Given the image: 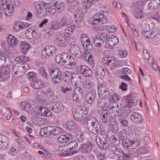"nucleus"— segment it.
I'll return each mask as SVG.
<instances>
[{
    "mask_svg": "<svg viewBox=\"0 0 160 160\" xmlns=\"http://www.w3.org/2000/svg\"><path fill=\"white\" fill-rule=\"evenodd\" d=\"M125 133L130 136H132L133 135V131L132 130L131 126H129L125 130Z\"/></svg>",
    "mask_w": 160,
    "mask_h": 160,
    "instance_id": "61",
    "label": "nucleus"
},
{
    "mask_svg": "<svg viewBox=\"0 0 160 160\" xmlns=\"http://www.w3.org/2000/svg\"><path fill=\"white\" fill-rule=\"evenodd\" d=\"M82 57L90 64H92L93 62V58L91 54L88 50H85L82 55Z\"/></svg>",
    "mask_w": 160,
    "mask_h": 160,
    "instance_id": "27",
    "label": "nucleus"
},
{
    "mask_svg": "<svg viewBox=\"0 0 160 160\" xmlns=\"http://www.w3.org/2000/svg\"><path fill=\"white\" fill-rule=\"evenodd\" d=\"M67 145H68V148L69 150H74L78 147V144L75 141H72L68 143Z\"/></svg>",
    "mask_w": 160,
    "mask_h": 160,
    "instance_id": "52",
    "label": "nucleus"
},
{
    "mask_svg": "<svg viewBox=\"0 0 160 160\" xmlns=\"http://www.w3.org/2000/svg\"><path fill=\"white\" fill-rule=\"evenodd\" d=\"M71 24V22L66 16H63L60 20V25L62 27H65Z\"/></svg>",
    "mask_w": 160,
    "mask_h": 160,
    "instance_id": "25",
    "label": "nucleus"
},
{
    "mask_svg": "<svg viewBox=\"0 0 160 160\" xmlns=\"http://www.w3.org/2000/svg\"><path fill=\"white\" fill-rule=\"evenodd\" d=\"M67 35L63 34H58L56 36V42L58 45L61 47L67 46Z\"/></svg>",
    "mask_w": 160,
    "mask_h": 160,
    "instance_id": "8",
    "label": "nucleus"
},
{
    "mask_svg": "<svg viewBox=\"0 0 160 160\" xmlns=\"http://www.w3.org/2000/svg\"><path fill=\"white\" fill-rule=\"evenodd\" d=\"M13 28L16 31L18 30L19 29H21L26 28L25 25H24L23 24H21L20 22H15Z\"/></svg>",
    "mask_w": 160,
    "mask_h": 160,
    "instance_id": "47",
    "label": "nucleus"
},
{
    "mask_svg": "<svg viewBox=\"0 0 160 160\" xmlns=\"http://www.w3.org/2000/svg\"><path fill=\"white\" fill-rule=\"evenodd\" d=\"M82 79L79 74H73L72 79V82L73 84H75L76 86L82 82Z\"/></svg>",
    "mask_w": 160,
    "mask_h": 160,
    "instance_id": "29",
    "label": "nucleus"
},
{
    "mask_svg": "<svg viewBox=\"0 0 160 160\" xmlns=\"http://www.w3.org/2000/svg\"><path fill=\"white\" fill-rule=\"evenodd\" d=\"M51 4L52 5L49 6L48 10L50 13L53 14L55 13L57 9L58 2L57 1H52L51 2Z\"/></svg>",
    "mask_w": 160,
    "mask_h": 160,
    "instance_id": "32",
    "label": "nucleus"
},
{
    "mask_svg": "<svg viewBox=\"0 0 160 160\" xmlns=\"http://www.w3.org/2000/svg\"><path fill=\"white\" fill-rule=\"evenodd\" d=\"M65 67L70 68H72L75 65V63L73 58L72 57H71L68 60L62 64Z\"/></svg>",
    "mask_w": 160,
    "mask_h": 160,
    "instance_id": "26",
    "label": "nucleus"
},
{
    "mask_svg": "<svg viewBox=\"0 0 160 160\" xmlns=\"http://www.w3.org/2000/svg\"><path fill=\"white\" fill-rule=\"evenodd\" d=\"M110 127L112 132L116 133L118 130V126L115 121L111 122L110 124Z\"/></svg>",
    "mask_w": 160,
    "mask_h": 160,
    "instance_id": "44",
    "label": "nucleus"
},
{
    "mask_svg": "<svg viewBox=\"0 0 160 160\" xmlns=\"http://www.w3.org/2000/svg\"><path fill=\"white\" fill-rule=\"evenodd\" d=\"M50 28L55 30H57L60 28V25L58 22L55 20L51 21L50 23Z\"/></svg>",
    "mask_w": 160,
    "mask_h": 160,
    "instance_id": "39",
    "label": "nucleus"
},
{
    "mask_svg": "<svg viewBox=\"0 0 160 160\" xmlns=\"http://www.w3.org/2000/svg\"><path fill=\"white\" fill-rule=\"evenodd\" d=\"M47 107L54 112H58L64 108L62 103L60 102H51L47 104Z\"/></svg>",
    "mask_w": 160,
    "mask_h": 160,
    "instance_id": "4",
    "label": "nucleus"
},
{
    "mask_svg": "<svg viewBox=\"0 0 160 160\" xmlns=\"http://www.w3.org/2000/svg\"><path fill=\"white\" fill-rule=\"evenodd\" d=\"M62 149L63 150L66 152H67L68 153H65V156H67V155L69 156L71 155H72L74 153H75L77 152V151H73L72 152H69L68 150H69L68 149V145H67L66 146H64L62 147Z\"/></svg>",
    "mask_w": 160,
    "mask_h": 160,
    "instance_id": "57",
    "label": "nucleus"
},
{
    "mask_svg": "<svg viewBox=\"0 0 160 160\" xmlns=\"http://www.w3.org/2000/svg\"><path fill=\"white\" fill-rule=\"evenodd\" d=\"M93 83L92 81L89 79H87L83 82V86L86 89H91L92 88Z\"/></svg>",
    "mask_w": 160,
    "mask_h": 160,
    "instance_id": "38",
    "label": "nucleus"
},
{
    "mask_svg": "<svg viewBox=\"0 0 160 160\" xmlns=\"http://www.w3.org/2000/svg\"><path fill=\"white\" fill-rule=\"evenodd\" d=\"M142 34L144 37L148 39L152 38L155 36V33L151 31H143L142 32Z\"/></svg>",
    "mask_w": 160,
    "mask_h": 160,
    "instance_id": "36",
    "label": "nucleus"
},
{
    "mask_svg": "<svg viewBox=\"0 0 160 160\" xmlns=\"http://www.w3.org/2000/svg\"><path fill=\"white\" fill-rule=\"evenodd\" d=\"M71 57L68 53L64 52L57 55L55 58V60L57 63L61 64L68 60Z\"/></svg>",
    "mask_w": 160,
    "mask_h": 160,
    "instance_id": "12",
    "label": "nucleus"
},
{
    "mask_svg": "<svg viewBox=\"0 0 160 160\" xmlns=\"http://www.w3.org/2000/svg\"><path fill=\"white\" fill-rule=\"evenodd\" d=\"M49 73L51 77H53L60 70L58 68H49L48 69Z\"/></svg>",
    "mask_w": 160,
    "mask_h": 160,
    "instance_id": "43",
    "label": "nucleus"
},
{
    "mask_svg": "<svg viewBox=\"0 0 160 160\" xmlns=\"http://www.w3.org/2000/svg\"><path fill=\"white\" fill-rule=\"evenodd\" d=\"M66 128L68 130H74L77 129L78 125L72 120L68 121L66 124Z\"/></svg>",
    "mask_w": 160,
    "mask_h": 160,
    "instance_id": "35",
    "label": "nucleus"
},
{
    "mask_svg": "<svg viewBox=\"0 0 160 160\" xmlns=\"http://www.w3.org/2000/svg\"><path fill=\"white\" fill-rule=\"evenodd\" d=\"M78 70L80 73L85 77H89L92 75V70L88 67L85 66H80L78 67Z\"/></svg>",
    "mask_w": 160,
    "mask_h": 160,
    "instance_id": "13",
    "label": "nucleus"
},
{
    "mask_svg": "<svg viewBox=\"0 0 160 160\" xmlns=\"http://www.w3.org/2000/svg\"><path fill=\"white\" fill-rule=\"evenodd\" d=\"M28 76V79L32 82L38 79L36 74L33 72H30L29 73Z\"/></svg>",
    "mask_w": 160,
    "mask_h": 160,
    "instance_id": "56",
    "label": "nucleus"
},
{
    "mask_svg": "<svg viewBox=\"0 0 160 160\" xmlns=\"http://www.w3.org/2000/svg\"><path fill=\"white\" fill-rule=\"evenodd\" d=\"M112 37H108L106 41V44L109 46H113L118 43L119 42L118 38L116 36H112Z\"/></svg>",
    "mask_w": 160,
    "mask_h": 160,
    "instance_id": "21",
    "label": "nucleus"
},
{
    "mask_svg": "<svg viewBox=\"0 0 160 160\" xmlns=\"http://www.w3.org/2000/svg\"><path fill=\"white\" fill-rule=\"evenodd\" d=\"M21 48H24L26 50H29L30 48V46L27 42L24 41L20 43Z\"/></svg>",
    "mask_w": 160,
    "mask_h": 160,
    "instance_id": "63",
    "label": "nucleus"
},
{
    "mask_svg": "<svg viewBox=\"0 0 160 160\" xmlns=\"http://www.w3.org/2000/svg\"><path fill=\"white\" fill-rule=\"evenodd\" d=\"M72 139V136L70 133H67L65 135H62L59 137L58 141L61 143L67 142L71 141Z\"/></svg>",
    "mask_w": 160,
    "mask_h": 160,
    "instance_id": "17",
    "label": "nucleus"
},
{
    "mask_svg": "<svg viewBox=\"0 0 160 160\" xmlns=\"http://www.w3.org/2000/svg\"><path fill=\"white\" fill-rule=\"evenodd\" d=\"M44 133L47 136H53L61 133L62 132L61 128L55 126H48L44 128Z\"/></svg>",
    "mask_w": 160,
    "mask_h": 160,
    "instance_id": "3",
    "label": "nucleus"
},
{
    "mask_svg": "<svg viewBox=\"0 0 160 160\" xmlns=\"http://www.w3.org/2000/svg\"><path fill=\"white\" fill-rule=\"evenodd\" d=\"M121 154L118 156V160H130L131 158L130 154L129 153H125L122 151Z\"/></svg>",
    "mask_w": 160,
    "mask_h": 160,
    "instance_id": "34",
    "label": "nucleus"
},
{
    "mask_svg": "<svg viewBox=\"0 0 160 160\" xmlns=\"http://www.w3.org/2000/svg\"><path fill=\"white\" fill-rule=\"evenodd\" d=\"M138 98L133 95L128 96L125 102V104L128 107H131L133 105L135 104L137 102Z\"/></svg>",
    "mask_w": 160,
    "mask_h": 160,
    "instance_id": "16",
    "label": "nucleus"
},
{
    "mask_svg": "<svg viewBox=\"0 0 160 160\" xmlns=\"http://www.w3.org/2000/svg\"><path fill=\"white\" fill-rule=\"evenodd\" d=\"M72 115L76 121H81L87 116L86 113H84L82 109L76 110L73 109L72 110Z\"/></svg>",
    "mask_w": 160,
    "mask_h": 160,
    "instance_id": "10",
    "label": "nucleus"
},
{
    "mask_svg": "<svg viewBox=\"0 0 160 160\" xmlns=\"http://www.w3.org/2000/svg\"><path fill=\"white\" fill-rule=\"evenodd\" d=\"M39 93L40 95L44 96L48 98H52L54 96V93L53 90L50 88L47 89L45 92H39L37 94Z\"/></svg>",
    "mask_w": 160,
    "mask_h": 160,
    "instance_id": "23",
    "label": "nucleus"
},
{
    "mask_svg": "<svg viewBox=\"0 0 160 160\" xmlns=\"http://www.w3.org/2000/svg\"><path fill=\"white\" fill-rule=\"evenodd\" d=\"M39 73L44 78L48 77V74L46 72V70L42 67L40 68L39 69Z\"/></svg>",
    "mask_w": 160,
    "mask_h": 160,
    "instance_id": "62",
    "label": "nucleus"
},
{
    "mask_svg": "<svg viewBox=\"0 0 160 160\" xmlns=\"http://www.w3.org/2000/svg\"><path fill=\"white\" fill-rule=\"evenodd\" d=\"M73 74H72L70 72H66L64 74V76H63V80L66 82H68L71 81L72 79Z\"/></svg>",
    "mask_w": 160,
    "mask_h": 160,
    "instance_id": "40",
    "label": "nucleus"
},
{
    "mask_svg": "<svg viewBox=\"0 0 160 160\" xmlns=\"http://www.w3.org/2000/svg\"><path fill=\"white\" fill-rule=\"evenodd\" d=\"M18 63H17L14 66L12 69V72L13 73L17 74L20 72V69L22 68L21 67L18 66Z\"/></svg>",
    "mask_w": 160,
    "mask_h": 160,
    "instance_id": "59",
    "label": "nucleus"
},
{
    "mask_svg": "<svg viewBox=\"0 0 160 160\" xmlns=\"http://www.w3.org/2000/svg\"><path fill=\"white\" fill-rule=\"evenodd\" d=\"M45 4L44 3L37 2L35 5L36 8L37 10V12L40 13L42 15H44L45 13L44 11L46 10L45 7Z\"/></svg>",
    "mask_w": 160,
    "mask_h": 160,
    "instance_id": "20",
    "label": "nucleus"
},
{
    "mask_svg": "<svg viewBox=\"0 0 160 160\" xmlns=\"http://www.w3.org/2000/svg\"><path fill=\"white\" fill-rule=\"evenodd\" d=\"M149 8L150 10H153L157 9L160 6V3L157 0H151L148 4Z\"/></svg>",
    "mask_w": 160,
    "mask_h": 160,
    "instance_id": "33",
    "label": "nucleus"
},
{
    "mask_svg": "<svg viewBox=\"0 0 160 160\" xmlns=\"http://www.w3.org/2000/svg\"><path fill=\"white\" fill-rule=\"evenodd\" d=\"M32 87L34 89H39L42 88L44 85V82L40 80L37 79L31 83Z\"/></svg>",
    "mask_w": 160,
    "mask_h": 160,
    "instance_id": "19",
    "label": "nucleus"
},
{
    "mask_svg": "<svg viewBox=\"0 0 160 160\" xmlns=\"http://www.w3.org/2000/svg\"><path fill=\"white\" fill-rule=\"evenodd\" d=\"M131 141H130L129 139L125 138L122 142V143L123 144L124 147L129 149V147H130V144L131 143Z\"/></svg>",
    "mask_w": 160,
    "mask_h": 160,
    "instance_id": "60",
    "label": "nucleus"
},
{
    "mask_svg": "<svg viewBox=\"0 0 160 160\" xmlns=\"http://www.w3.org/2000/svg\"><path fill=\"white\" fill-rule=\"evenodd\" d=\"M86 127L94 134L98 133L101 129V125L97 119L94 117H87L85 119Z\"/></svg>",
    "mask_w": 160,
    "mask_h": 160,
    "instance_id": "1",
    "label": "nucleus"
},
{
    "mask_svg": "<svg viewBox=\"0 0 160 160\" xmlns=\"http://www.w3.org/2000/svg\"><path fill=\"white\" fill-rule=\"evenodd\" d=\"M76 26L75 25H72L68 27L65 30L64 34L70 35L75 29Z\"/></svg>",
    "mask_w": 160,
    "mask_h": 160,
    "instance_id": "45",
    "label": "nucleus"
},
{
    "mask_svg": "<svg viewBox=\"0 0 160 160\" xmlns=\"http://www.w3.org/2000/svg\"><path fill=\"white\" fill-rule=\"evenodd\" d=\"M79 50L80 49L78 46L74 45L71 47L70 50L72 54L77 55L80 53H81Z\"/></svg>",
    "mask_w": 160,
    "mask_h": 160,
    "instance_id": "41",
    "label": "nucleus"
},
{
    "mask_svg": "<svg viewBox=\"0 0 160 160\" xmlns=\"http://www.w3.org/2000/svg\"><path fill=\"white\" fill-rule=\"evenodd\" d=\"M93 147V144L88 142L84 144H82L81 146L82 151L84 153H88L91 152Z\"/></svg>",
    "mask_w": 160,
    "mask_h": 160,
    "instance_id": "15",
    "label": "nucleus"
},
{
    "mask_svg": "<svg viewBox=\"0 0 160 160\" xmlns=\"http://www.w3.org/2000/svg\"><path fill=\"white\" fill-rule=\"evenodd\" d=\"M56 51V48L54 46H47L42 52V58L44 59L49 58Z\"/></svg>",
    "mask_w": 160,
    "mask_h": 160,
    "instance_id": "9",
    "label": "nucleus"
},
{
    "mask_svg": "<svg viewBox=\"0 0 160 160\" xmlns=\"http://www.w3.org/2000/svg\"><path fill=\"white\" fill-rule=\"evenodd\" d=\"M11 8L10 7L7 8L6 9H4V12L5 14L7 16H11L12 15L13 12V6L11 5Z\"/></svg>",
    "mask_w": 160,
    "mask_h": 160,
    "instance_id": "53",
    "label": "nucleus"
},
{
    "mask_svg": "<svg viewBox=\"0 0 160 160\" xmlns=\"http://www.w3.org/2000/svg\"><path fill=\"white\" fill-rule=\"evenodd\" d=\"M75 39L73 37H71L70 35H67V46L68 45L72 46L75 45Z\"/></svg>",
    "mask_w": 160,
    "mask_h": 160,
    "instance_id": "46",
    "label": "nucleus"
},
{
    "mask_svg": "<svg viewBox=\"0 0 160 160\" xmlns=\"http://www.w3.org/2000/svg\"><path fill=\"white\" fill-rule=\"evenodd\" d=\"M82 43L83 47L85 48H86V50H88V49L90 50L92 48V46L90 41L82 42Z\"/></svg>",
    "mask_w": 160,
    "mask_h": 160,
    "instance_id": "64",
    "label": "nucleus"
},
{
    "mask_svg": "<svg viewBox=\"0 0 160 160\" xmlns=\"http://www.w3.org/2000/svg\"><path fill=\"white\" fill-rule=\"evenodd\" d=\"M130 143L129 149L135 148L139 144V142L138 140H133L131 141Z\"/></svg>",
    "mask_w": 160,
    "mask_h": 160,
    "instance_id": "50",
    "label": "nucleus"
},
{
    "mask_svg": "<svg viewBox=\"0 0 160 160\" xmlns=\"http://www.w3.org/2000/svg\"><path fill=\"white\" fill-rule=\"evenodd\" d=\"M111 148L113 152L116 155L121 154L122 151L119 148L115 145H112Z\"/></svg>",
    "mask_w": 160,
    "mask_h": 160,
    "instance_id": "48",
    "label": "nucleus"
},
{
    "mask_svg": "<svg viewBox=\"0 0 160 160\" xmlns=\"http://www.w3.org/2000/svg\"><path fill=\"white\" fill-rule=\"evenodd\" d=\"M8 43L12 47L16 46L18 44L17 39L12 35H9L7 40Z\"/></svg>",
    "mask_w": 160,
    "mask_h": 160,
    "instance_id": "24",
    "label": "nucleus"
},
{
    "mask_svg": "<svg viewBox=\"0 0 160 160\" xmlns=\"http://www.w3.org/2000/svg\"><path fill=\"white\" fill-rule=\"evenodd\" d=\"M104 13H98L95 14L93 18H91L92 23L93 25H97L98 23L104 24L107 22V19Z\"/></svg>",
    "mask_w": 160,
    "mask_h": 160,
    "instance_id": "5",
    "label": "nucleus"
},
{
    "mask_svg": "<svg viewBox=\"0 0 160 160\" xmlns=\"http://www.w3.org/2000/svg\"><path fill=\"white\" fill-rule=\"evenodd\" d=\"M0 142L2 144L1 149L6 148L8 146L7 138L5 136L0 134Z\"/></svg>",
    "mask_w": 160,
    "mask_h": 160,
    "instance_id": "28",
    "label": "nucleus"
},
{
    "mask_svg": "<svg viewBox=\"0 0 160 160\" xmlns=\"http://www.w3.org/2000/svg\"><path fill=\"white\" fill-rule=\"evenodd\" d=\"M96 74L97 75H100V78H102L105 75L104 69L102 67H100L97 68V71H96Z\"/></svg>",
    "mask_w": 160,
    "mask_h": 160,
    "instance_id": "51",
    "label": "nucleus"
},
{
    "mask_svg": "<svg viewBox=\"0 0 160 160\" xmlns=\"http://www.w3.org/2000/svg\"><path fill=\"white\" fill-rule=\"evenodd\" d=\"M109 139L107 134L100 136L98 134L96 137V141L97 144L102 149H106L109 148L108 143Z\"/></svg>",
    "mask_w": 160,
    "mask_h": 160,
    "instance_id": "2",
    "label": "nucleus"
},
{
    "mask_svg": "<svg viewBox=\"0 0 160 160\" xmlns=\"http://www.w3.org/2000/svg\"><path fill=\"white\" fill-rule=\"evenodd\" d=\"M95 91L92 90L87 94L85 96L86 102L89 104H92L95 101L96 97Z\"/></svg>",
    "mask_w": 160,
    "mask_h": 160,
    "instance_id": "14",
    "label": "nucleus"
},
{
    "mask_svg": "<svg viewBox=\"0 0 160 160\" xmlns=\"http://www.w3.org/2000/svg\"><path fill=\"white\" fill-rule=\"evenodd\" d=\"M94 42L95 46L101 48L103 46L104 41L103 40L100 38L99 35H97L94 38Z\"/></svg>",
    "mask_w": 160,
    "mask_h": 160,
    "instance_id": "31",
    "label": "nucleus"
},
{
    "mask_svg": "<svg viewBox=\"0 0 160 160\" xmlns=\"http://www.w3.org/2000/svg\"><path fill=\"white\" fill-rule=\"evenodd\" d=\"M102 122L106 123L107 121L108 117L109 115V114L108 113V111H102Z\"/></svg>",
    "mask_w": 160,
    "mask_h": 160,
    "instance_id": "55",
    "label": "nucleus"
},
{
    "mask_svg": "<svg viewBox=\"0 0 160 160\" xmlns=\"http://www.w3.org/2000/svg\"><path fill=\"white\" fill-rule=\"evenodd\" d=\"M79 4V3L78 2V3L76 2L70 5L68 7V11L71 12L75 11L77 8Z\"/></svg>",
    "mask_w": 160,
    "mask_h": 160,
    "instance_id": "54",
    "label": "nucleus"
},
{
    "mask_svg": "<svg viewBox=\"0 0 160 160\" xmlns=\"http://www.w3.org/2000/svg\"><path fill=\"white\" fill-rule=\"evenodd\" d=\"M83 96L82 90L79 87L77 88L73 91V98L76 102H79L82 98Z\"/></svg>",
    "mask_w": 160,
    "mask_h": 160,
    "instance_id": "11",
    "label": "nucleus"
},
{
    "mask_svg": "<svg viewBox=\"0 0 160 160\" xmlns=\"http://www.w3.org/2000/svg\"><path fill=\"white\" fill-rule=\"evenodd\" d=\"M62 77V74H59L57 76H55L53 77H51L52 78V81L54 84H58L60 82Z\"/></svg>",
    "mask_w": 160,
    "mask_h": 160,
    "instance_id": "49",
    "label": "nucleus"
},
{
    "mask_svg": "<svg viewBox=\"0 0 160 160\" xmlns=\"http://www.w3.org/2000/svg\"><path fill=\"white\" fill-rule=\"evenodd\" d=\"M84 16V13L81 10L78 11L75 14V16L77 22H80Z\"/></svg>",
    "mask_w": 160,
    "mask_h": 160,
    "instance_id": "37",
    "label": "nucleus"
},
{
    "mask_svg": "<svg viewBox=\"0 0 160 160\" xmlns=\"http://www.w3.org/2000/svg\"><path fill=\"white\" fill-rule=\"evenodd\" d=\"M37 35V33L35 30L30 28L28 29L26 32V36L27 38L31 39L34 38Z\"/></svg>",
    "mask_w": 160,
    "mask_h": 160,
    "instance_id": "30",
    "label": "nucleus"
},
{
    "mask_svg": "<svg viewBox=\"0 0 160 160\" xmlns=\"http://www.w3.org/2000/svg\"><path fill=\"white\" fill-rule=\"evenodd\" d=\"M9 60V58L0 55V68H2V64L6 63L7 61Z\"/></svg>",
    "mask_w": 160,
    "mask_h": 160,
    "instance_id": "58",
    "label": "nucleus"
},
{
    "mask_svg": "<svg viewBox=\"0 0 160 160\" xmlns=\"http://www.w3.org/2000/svg\"><path fill=\"white\" fill-rule=\"evenodd\" d=\"M9 70L8 68H1L0 69V80H4L8 79L9 76Z\"/></svg>",
    "mask_w": 160,
    "mask_h": 160,
    "instance_id": "18",
    "label": "nucleus"
},
{
    "mask_svg": "<svg viewBox=\"0 0 160 160\" xmlns=\"http://www.w3.org/2000/svg\"><path fill=\"white\" fill-rule=\"evenodd\" d=\"M135 17L138 19H141L144 17V14L142 11L140 9L136 10L134 12Z\"/></svg>",
    "mask_w": 160,
    "mask_h": 160,
    "instance_id": "42",
    "label": "nucleus"
},
{
    "mask_svg": "<svg viewBox=\"0 0 160 160\" xmlns=\"http://www.w3.org/2000/svg\"><path fill=\"white\" fill-rule=\"evenodd\" d=\"M103 62L106 64L111 66L112 69L118 67H121L122 65L119 60H116L115 58L110 57H104Z\"/></svg>",
    "mask_w": 160,
    "mask_h": 160,
    "instance_id": "6",
    "label": "nucleus"
},
{
    "mask_svg": "<svg viewBox=\"0 0 160 160\" xmlns=\"http://www.w3.org/2000/svg\"><path fill=\"white\" fill-rule=\"evenodd\" d=\"M130 118L134 123H138L142 122V118L141 115L138 113L134 112L131 115Z\"/></svg>",
    "mask_w": 160,
    "mask_h": 160,
    "instance_id": "22",
    "label": "nucleus"
},
{
    "mask_svg": "<svg viewBox=\"0 0 160 160\" xmlns=\"http://www.w3.org/2000/svg\"><path fill=\"white\" fill-rule=\"evenodd\" d=\"M98 91L99 97L102 99H106L110 95L108 89L105 85L102 83H100L98 85Z\"/></svg>",
    "mask_w": 160,
    "mask_h": 160,
    "instance_id": "7",
    "label": "nucleus"
}]
</instances>
